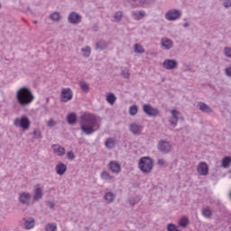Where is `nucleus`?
<instances>
[{"label":"nucleus","instance_id":"obj_2","mask_svg":"<svg viewBox=\"0 0 231 231\" xmlns=\"http://www.w3.org/2000/svg\"><path fill=\"white\" fill-rule=\"evenodd\" d=\"M16 100L22 106H30L35 100V97L30 88L23 87L17 91Z\"/></svg>","mask_w":231,"mask_h":231},{"label":"nucleus","instance_id":"obj_14","mask_svg":"<svg viewBox=\"0 0 231 231\" xmlns=\"http://www.w3.org/2000/svg\"><path fill=\"white\" fill-rule=\"evenodd\" d=\"M178 115H180V112H178V110L176 109L171 110L172 119L170 122L171 125H173V127H176V125L178 124Z\"/></svg>","mask_w":231,"mask_h":231},{"label":"nucleus","instance_id":"obj_15","mask_svg":"<svg viewBox=\"0 0 231 231\" xmlns=\"http://www.w3.org/2000/svg\"><path fill=\"white\" fill-rule=\"evenodd\" d=\"M68 170V167L66 166V164L60 162L59 164L56 165V171L57 174H60L61 176V174H64V172H66V171Z\"/></svg>","mask_w":231,"mask_h":231},{"label":"nucleus","instance_id":"obj_9","mask_svg":"<svg viewBox=\"0 0 231 231\" xmlns=\"http://www.w3.org/2000/svg\"><path fill=\"white\" fill-rule=\"evenodd\" d=\"M159 150L161 152H170L171 146V143L165 141H161L158 145Z\"/></svg>","mask_w":231,"mask_h":231},{"label":"nucleus","instance_id":"obj_6","mask_svg":"<svg viewBox=\"0 0 231 231\" xmlns=\"http://www.w3.org/2000/svg\"><path fill=\"white\" fill-rule=\"evenodd\" d=\"M180 15L181 13L180 11L172 9L166 13L165 17L168 21H176V19H180Z\"/></svg>","mask_w":231,"mask_h":231},{"label":"nucleus","instance_id":"obj_47","mask_svg":"<svg viewBox=\"0 0 231 231\" xmlns=\"http://www.w3.org/2000/svg\"><path fill=\"white\" fill-rule=\"evenodd\" d=\"M158 165H160L161 167H163L165 165V161L163 159H159Z\"/></svg>","mask_w":231,"mask_h":231},{"label":"nucleus","instance_id":"obj_28","mask_svg":"<svg viewBox=\"0 0 231 231\" xmlns=\"http://www.w3.org/2000/svg\"><path fill=\"white\" fill-rule=\"evenodd\" d=\"M101 178L102 180H105V181H111V180H113V176H111L107 171H103L101 173Z\"/></svg>","mask_w":231,"mask_h":231},{"label":"nucleus","instance_id":"obj_16","mask_svg":"<svg viewBox=\"0 0 231 231\" xmlns=\"http://www.w3.org/2000/svg\"><path fill=\"white\" fill-rule=\"evenodd\" d=\"M42 198V189L39 186H36V188L34 189L33 199L34 201H39V199H41Z\"/></svg>","mask_w":231,"mask_h":231},{"label":"nucleus","instance_id":"obj_33","mask_svg":"<svg viewBox=\"0 0 231 231\" xmlns=\"http://www.w3.org/2000/svg\"><path fill=\"white\" fill-rule=\"evenodd\" d=\"M134 51L135 53H143L144 50H143V47H142V45L136 43L134 45Z\"/></svg>","mask_w":231,"mask_h":231},{"label":"nucleus","instance_id":"obj_43","mask_svg":"<svg viewBox=\"0 0 231 231\" xmlns=\"http://www.w3.org/2000/svg\"><path fill=\"white\" fill-rule=\"evenodd\" d=\"M122 75H123V77L125 78V79H129V70H124L123 72H122Z\"/></svg>","mask_w":231,"mask_h":231},{"label":"nucleus","instance_id":"obj_5","mask_svg":"<svg viewBox=\"0 0 231 231\" xmlns=\"http://www.w3.org/2000/svg\"><path fill=\"white\" fill-rule=\"evenodd\" d=\"M73 98V91L71 88H62L60 94V102H69Z\"/></svg>","mask_w":231,"mask_h":231},{"label":"nucleus","instance_id":"obj_40","mask_svg":"<svg viewBox=\"0 0 231 231\" xmlns=\"http://www.w3.org/2000/svg\"><path fill=\"white\" fill-rule=\"evenodd\" d=\"M114 17L116 21H120V19H122V12L116 13Z\"/></svg>","mask_w":231,"mask_h":231},{"label":"nucleus","instance_id":"obj_7","mask_svg":"<svg viewBox=\"0 0 231 231\" xmlns=\"http://www.w3.org/2000/svg\"><path fill=\"white\" fill-rule=\"evenodd\" d=\"M143 112L146 113L149 116H158V109L151 106V105H144L143 106Z\"/></svg>","mask_w":231,"mask_h":231},{"label":"nucleus","instance_id":"obj_49","mask_svg":"<svg viewBox=\"0 0 231 231\" xmlns=\"http://www.w3.org/2000/svg\"><path fill=\"white\" fill-rule=\"evenodd\" d=\"M184 26H185V27L189 26V23H185Z\"/></svg>","mask_w":231,"mask_h":231},{"label":"nucleus","instance_id":"obj_1","mask_svg":"<svg viewBox=\"0 0 231 231\" xmlns=\"http://www.w3.org/2000/svg\"><path fill=\"white\" fill-rule=\"evenodd\" d=\"M100 121L98 117L91 113H84L80 116V129L85 134H93L95 131H98Z\"/></svg>","mask_w":231,"mask_h":231},{"label":"nucleus","instance_id":"obj_29","mask_svg":"<svg viewBox=\"0 0 231 231\" xmlns=\"http://www.w3.org/2000/svg\"><path fill=\"white\" fill-rule=\"evenodd\" d=\"M79 88L82 89V91H84L85 93H88L89 91V86L88 85V83L84 82V81H80L79 82Z\"/></svg>","mask_w":231,"mask_h":231},{"label":"nucleus","instance_id":"obj_26","mask_svg":"<svg viewBox=\"0 0 231 231\" xmlns=\"http://www.w3.org/2000/svg\"><path fill=\"white\" fill-rule=\"evenodd\" d=\"M133 17L137 20L143 19V17H145V12H143V11L134 12Z\"/></svg>","mask_w":231,"mask_h":231},{"label":"nucleus","instance_id":"obj_38","mask_svg":"<svg viewBox=\"0 0 231 231\" xmlns=\"http://www.w3.org/2000/svg\"><path fill=\"white\" fill-rule=\"evenodd\" d=\"M130 115L134 116L136 113H138V106H132L129 109Z\"/></svg>","mask_w":231,"mask_h":231},{"label":"nucleus","instance_id":"obj_46","mask_svg":"<svg viewBox=\"0 0 231 231\" xmlns=\"http://www.w3.org/2000/svg\"><path fill=\"white\" fill-rule=\"evenodd\" d=\"M33 134L36 138H41V131L34 130Z\"/></svg>","mask_w":231,"mask_h":231},{"label":"nucleus","instance_id":"obj_11","mask_svg":"<svg viewBox=\"0 0 231 231\" xmlns=\"http://www.w3.org/2000/svg\"><path fill=\"white\" fill-rule=\"evenodd\" d=\"M176 66H178V62L174 60H166L163 62V68H165V69H174Z\"/></svg>","mask_w":231,"mask_h":231},{"label":"nucleus","instance_id":"obj_12","mask_svg":"<svg viewBox=\"0 0 231 231\" xmlns=\"http://www.w3.org/2000/svg\"><path fill=\"white\" fill-rule=\"evenodd\" d=\"M108 169H110L112 172H116V174H118V172L122 171L120 164L116 162H110L108 164Z\"/></svg>","mask_w":231,"mask_h":231},{"label":"nucleus","instance_id":"obj_32","mask_svg":"<svg viewBox=\"0 0 231 231\" xmlns=\"http://www.w3.org/2000/svg\"><path fill=\"white\" fill-rule=\"evenodd\" d=\"M179 224L180 226H182V228H185L187 225H189V218L183 217L180 219Z\"/></svg>","mask_w":231,"mask_h":231},{"label":"nucleus","instance_id":"obj_4","mask_svg":"<svg viewBox=\"0 0 231 231\" xmlns=\"http://www.w3.org/2000/svg\"><path fill=\"white\" fill-rule=\"evenodd\" d=\"M30 125H32V122L26 116L15 118L14 121V126L21 127V129H23V131L30 129Z\"/></svg>","mask_w":231,"mask_h":231},{"label":"nucleus","instance_id":"obj_10","mask_svg":"<svg viewBox=\"0 0 231 231\" xmlns=\"http://www.w3.org/2000/svg\"><path fill=\"white\" fill-rule=\"evenodd\" d=\"M52 149L54 151V154L57 156H64V154H66V149L60 144H53Z\"/></svg>","mask_w":231,"mask_h":231},{"label":"nucleus","instance_id":"obj_13","mask_svg":"<svg viewBox=\"0 0 231 231\" xmlns=\"http://www.w3.org/2000/svg\"><path fill=\"white\" fill-rule=\"evenodd\" d=\"M69 21L72 24H78V23L80 22V15H79V14H77V13H71L69 15Z\"/></svg>","mask_w":231,"mask_h":231},{"label":"nucleus","instance_id":"obj_3","mask_svg":"<svg viewBox=\"0 0 231 231\" xmlns=\"http://www.w3.org/2000/svg\"><path fill=\"white\" fill-rule=\"evenodd\" d=\"M153 165H154V162L149 157H143L139 162V169L143 172H146V173L151 172V171H152Z\"/></svg>","mask_w":231,"mask_h":231},{"label":"nucleus","instance_id":"obj_19","mask_svg":"<svg viewBox=\"0 0 231 231\" xmlns=\"http://www.w3.org/2000/svg\"><path fill=\"white\" fill-rule=\"evenodd\" d=\"M30 193H22L20 195V201L21 203H23L25 205H28L30 203Z\"/></svg>","mask_w":231,"mask_h":231},{"label":"nucleus","instance_id":"obj_21","mask_svg":"<svg viewBox=\"0 0 231 231\" xmlns=\"http://www.w3.org/2000/svg\"><path fill=\"white\" fill-rule=\"evenodd\" d=\"M199 107L200 111H203V113H212V109H210L205 103H199Z\"/></svg>","mask_w":231,"mask_h":231},{"label":"nucleus","instance_id":"obj_36","mask_svg":"<svg viewBox=\"0 0 231 231\" xmlns=\"http://www.w3.org/2000/svg\"><path fill=\"white\" fill-rule=\"evenodd\" d=\"M82 52L84 57H89L91 55V48L87 47L86 49H82Z\"/></svg>","mask_w":231,"mask_h":231},{"label":"nucleus","instance_id":"obj_25","mask_svg":"<svg viewBox=\"0 0 231 231\" xmlns=\"http://www.w3.org/2000/svg\"><path fill=\"white\" fill-rule=\"evenodd\" d=\"M202 215L204 217H207L208 219H210L212 217V211L210 210V208H205L202 209Z\"/></svg>","mask_w":231,"mask_h":231},{"label":"nucleus","instance_id":"obj_8","mask_svg":"<svg viewBox=\"0 0 231 231\" xmlns=\"http://www.w3.org/2000/svg\"><path fill=\"white\" fill-rule=\"evenodd\" d=\"M197 171L200 176H207L208 174V165H207V162H200L198 165Z\"/></svg>","mask_w":231,"mask_h":231},{"label":"nucleus","instance_id":"obj_37","mask_svg":"<svg viewBox=\"0 0 231 231\" xmlns=\"http://www.w3.org/2000/svg\"><path fill=\"white\" fill-rule=\"evenodd\" d=\"M51 19L52 21H60V14L59 13H53L51 15Z\"/></svg>","mask_w":231,"mask_h":231},{"label":"nucleus","instance_id":"obj_45","mask_svg":"<svg viewBox=\"0 0 231 231\" xmlns=\"http://www.w3.org/2000/svg\"><path fill=\"white\" fill-rule=\"evenodd\" d=\"M47 125H49V127H53V125H55V121H53V119L49 120Z\"/></svg>","mask_w":231,"mask_h":231},{"label":"nucleus","instance_id":"obj_30","mask_svg":"<svg viewBox=\"0 0 231 231\" xmlns=\"http://www.w3.org/2000/svg\"><path fill=\"white\" fill-rule=\"evenodd\" d=\"M105 199L107 201V203H113V200L115 199V194L112 192H108L105 195Z\"/></svg>","mask_w":231,"mask_h":231},{"label":"nucleus","instance_id":"obj_27","mask_svg":"<svg viewBox=\"0 0 231 231\" xmlns=\"http://www.w3.org/2000/svg\"><path fill=\"white\" fill-rule=\"evenodd\" d=\"M106 99V102H108V104H110L111 106H113V104L116 102V97L115 96V94H108Z\"/></svg>","mask_w":231,"mask_h":231},{"label":"nucleus","instance_id":"obj_42","mask_svg":"<svg viewBox=\"0 0 231 231\" xmlns=\"http://www.w3.org/2000/svg\"><path fill=\"white\" fill-rule=\"evenodd\" d=\"M225 53L226 57H229L231 59V48H226Z\"/></svg>","mask_w":231,"mask_h":231},{"label":"nucleus","instance_id":"obj_17","mask_svg":"<svg viewBox=\"0 0 231 231\" xmlns=\"http://www.w3.org/2000/svg\"><path fill=\"white\" fill-rule=\"evenodd\" d=\"M162 46L163 47L164 50H171L172 48V41L163 38L162 40Z\"/></svg>","mask_w":231,"mask_h":231},{"label":"nucleus","instance_id":"obj_31","mask_svg":"<svg viewBox=\"0 0 231 231\" xmlns=\"http://www.w3.org/2000/svg\"><path fill=\"white\" fill-rule=\"evenodd\" d=\"M230 163H231V158L230 157H226L222 161V167L226 169L227 167L230 166Z\"/></svg>","mask_w":231,"mask_h":231},{"label":"nucleus","instance_id":"obj_22","mask_svg":"<svg viewBox=\"0 0 231 231\" xmlns=\"http://www.w3.org/2000/svg\"><path fill=\"white\" fill-rule=\"evenodd\" d=\"M67 121L69 124H75L77 122V114L70 113L67 116Z\"/></svg>","mask_w":231,"mask_h":231},{"label":"nucleus","instance_id":"obj_18","mask_svg":"<svg viewBox=\"0 0 231 231\" xmlns=\"http://www.w3.org/2000/svg\"><path fill=\"white\" fill-rule=\"evenodd\" d=\"M130 131L134 134H140V133H142V126H140V125L137 124H133L130 125Z\"/></svg>","mask_w":231,"mask_h":231},{"label":"nucleus","instance_id":"obj_39","mask_svg":"<svg viewBox=\"0 0 231 231\" xmlns=\"http://www.w3.org/2000/svg\"><path fill=\"white\" fill-rule=\"evenodd\" d=\"M168 231H180L178 229V226H176L175 225L170 224L167 227Z\"/></svg>","mask_w":231,"mask_h":231},{"label":"nucleus","instance_id":"obj_20","mask_svg":"<svg viewBox=\"0 0 231 231\" xmlns=\"http://www.w3.org/2000/svg\"><path fill=\"white\" fill-rule=\"evenodd\" d=\"M24 226L26 230H32L35 226V220L33 218H29L25 220Z\"/></svg>","mask_w":231,"mask_h":231},{"label":"nucleus","instance_id":"obj_23","mask_svg":"<svg viewBox=\"0 0 231 231\" xmlns=\"http://www.w3.org/2000/svg\"><path fill=\"white\" fill-rule=\"evenodd\" d=\"M105 145H106V147H107V149H113V147H115V145H116V143L115 142V139L108 138L106 141Z\"/></svg>","mask_w":231,"mask_h":231},{"label":"nucleus","instance_id":"obj_41","mask_svg":"<svg viewBox=\"0 0 231 231\" xmlns=\"http://www.w3.org/2000/svg\"><path fill=\"white\" fill-rule=\"evenodd\" d=\"M67 158H68L69 160H75V153H73V152H69L67 153Z\"/></svg>","mask_w":231,"mask_h":231},{"label":"nucleus","instance_id":"obj_48","mask_svg":"<svg viewBox=\"0 0 231 231\" xmlns=\"http://www.w3.org/2000/svg\"><path fill=\"white\" fill-rule=\"evenodd\" d=\"M226 74L227 75V77H231V67L226 69Z\"/></svg>","mask_w":231,"mask_h":231},{"label":"nucleus","instance_id":"obj_44","mask_svg":"<svg viewBox=\"0 0 231 231\" xmlns=\"http://www.w3.org/2000/svg\"><path fill=\"white\" fill-rule=\"evenodd\" d=\"M224 6L226 8H228V6H231V0H225Z\"/></svg>","mask_w":231,"mask_h":231},{"label":"nucleus","instance_id":"obj_35","mask_svg":"<svg viewBox=\"0 0 231 231\" xmlns=\"http://www.w3.org/2000/svg\"><path fill=\"white\" fill-rule=\"evenodd\" d=\"M96 46H97V50H105V48H106V42L100 41V42H98L96 44Z\"/></svg>","mask_w":231,"mask_h":231},{"label":"nucleus","instance_id":"obj_34","mask_svg":"<svg viewBox=\"0 0 231 231\" xmlns=\"http://www.w3.org/2000/svg\"><path fill=\"white\" fill-rule=\"evenodd\" d=\"M46 231H57V224H48L46 226Z\"/></svg>","mask_w":231,"mask_h":231},{"label":"nucleus","instance_id":"obj_24","mask_svg":"<svg viewBox=\"0 0 231 231\" xmlns=\"http://www.w3.org/2000/svg\"><path fill=\"white\" fill-rule=\"evenodd\" d=\"M145 1L146 0H129V3L133 6H143V5H145Z\"/></svg>","mask_w":231,"mask_h":231}]
</instances>
